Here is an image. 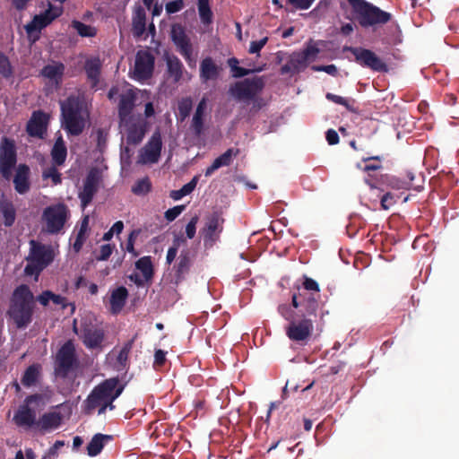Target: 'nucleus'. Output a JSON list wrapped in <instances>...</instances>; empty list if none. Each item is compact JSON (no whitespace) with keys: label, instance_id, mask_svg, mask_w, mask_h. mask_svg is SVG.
Wrapping results in <instances>:
<instances>
[{"label":"nucleus","instance_id":"1","mask_svg":"<svg viewBox=\"0 0 459 459\" xmlns=\"http://www.w3.org/2000/svg\"><path fill=\"white\" fill-rule=\"evenodd\" d=\"M124 385L117 378H109L93 388L83 403L84 411L91 414L98 411V414H104L107 409L113 411V402L122 394Z\"/></svg>","mask_w":459,"mask_h":459},{"label":"nucleus","instance_id":"2","mask_svg":"<svg viewBox=\"0 0 459 459\" xmlns=\"http://www.w3.org/2000/svg\"><path fill=\"white\" fill-rule=\"evenodd\" d=\"M62 124L71 134H80L85 126L88 111L80 93L70 95L65 100L60 101Z\"/></svg>","mask_w":459,"mask_h":459},{"label":"nucleus","instance_id":"3","mask_svg":"<svg viewBox=\"0 0 459 459\" xmlns=\"http://www.w3.org/2000/svg\"><path fill=\"white\" fill-rule=\"evenodd\" d=\"M34 309V296L27 285L14 290L9 315L18 328H25L31 322Z\"/></svg>","mask_w":459,"mask_h":459},{"label":"nucleus","instance_id":"4","mask_svg":"<svg viewBox=\"0 0 459 459\" xmlns=\"http://www.w3.org/2000/svg\"><path fill=\"white\" fill-rule=\"evenodd\" d=\"M317 308V303L315 299L307 301L306 307V313H303L302 318H290L283 313L285 307L281 306L279 311L281 315L290 321L288 326L285 329L286 335L294 342L306 343L312 334L314 325L313 321L308 317L316 314Z\"/></svg>","mask_w":459,"mask_h":459},{"label":"nucleus","instance_id":"5","mask_svg":"<svg viewBox=\"0 0 459 459\" xmlns=\"http://www.w3.org/2000/svg\"><path fill=\"white\" fill-rule=\"evenodd\" d=\"M351 7L353 20L364 28L385 24L391 19V14L366 0H347Z\"/></svg>","mask_w":459,"mask_h":459},{"label":"nucleus","instance_id":"6","mask_svg":"<svg viewBox=\"0 0 459 459\" xmlns=\"http://www.w3.org/2000/svg\"><path fill=\"white\" fill-rule=\"evenodd\" d=\"M139 95L143 96V92L126 82H122L113 86L108 96L110 100L117 101L119 119L123 120L134 117L132 111Z\"/></svg>","mask_w":459,"mask_h":459},{"label":"nucleus","instance_id":"7","mask_svg":"<svg viewBox=\"0 0 459 459\" xmlns=\"http://www.w3.org/2000/svg\"><path fill=\"white\" fill-rule=\"evenodd\" d=\"M56 252L52 246L44 245L35 240L30 241V253L27 256L26 275H34L38 279L39 273L55 258Z\"/></svg>","mask_w":459,"mask_h":459},{"label":"nucleus","instance_id":"8","mask_svg":"<svg viewBox=\"0 0 459 459\" xmlns=\"http://www.w3.org/2000/svg\"><path fill=\"white\" fill-rule=\"evenodd\" d=\"M48 402L44 394L28 396L13 416V421L19 427L30 429L37 427V412L41 411Z\"/></svg>","mask_w":459,"mask_h":459},{"label":"nucleus","instance_id":"9","mask_svg":"<svg viewBox=\"0 0 459 459\" xmlns=\"http://www.w3.org/2000/svg\"><path fill=\"white\" fill-rule=\"evenodd\" d=\"M263 88L264 81L261 77L247 78L231 84L229 93L233 99L247 103L254 100Z\"/></svg>","mask_w":459,"mask_h":459},{"label":"nucleus","instance_id":"10","mask_svg":"<svg viewBox=\"0 0 459 459\" xmlns=\"http://www.w3.org/2000/svg\"><path fill=\"white\" fill-rule=\"evenodd\" d=\"M320 52L316 42H309L304 50L293 53L288 63L282 66L283 73H299L315 61Z\"/></svg>","mask_w":459,"mask_h":459},{"label":"nucleus","instance_id":"11","mask_svg":"<svg viewBox=\"0 0 459 459\" xmlns=\"http://www.w3.org/2000/svg\"><path fill=\"white\" fill-rule=\"evenodd\" d=\"M68 218V209L65 204H58L47 207L42 213L44 230L51 234L59 233Z\"/></svg>","mask_w":459,"mask_h":459},{"label":"nucleus","instance_id":"12","mask_svg":"<svg viewBox=\"0 0 459 459\" xmlns=\"http://www.w3.org/2000/svg\"><path fill=\"white\" fill-rule=\"evenodd\" d=\"M119 127L121 134L126 137V142L129 144L141 143L146 132L145 122L139 116L120 120Z\"/></svg>","mask_w":459,"mask_h":459},{"label":"nucleus","instance_id":"13","mask_svg":"<svg viewBox=\"0 0 459 459\" xmlns=\"http://www.w3.org/2000/svg\"><path fill=\"white\" fill-rule=\"evenodd\" d=\"M16 164V151L14 144L4 138L0 144V174L6 180L12 177V169Z\"/></svg>","mask_w":459,"mask_h":459},{"label":"nucleus","instance_id":"14","mask_svg":"<svg viewBox=\"0 0 459 459\" xmlns=\"http://www.w3.org/2000/svg\"><path fill=\"white\" fill-rule=\"evenodd\" d=\"M162 148L161 135L159 131L152 134L148 143L140 150L138 163L152 164L158 162Z\"/></svg>","mask_w":459,"mask_h":459},{"label":"nucleus","instance_id":"15","mask_svg":"<svg viewBox=\"0 0 459 459\" xmlns=\"http://www.w3.org/2000/svg\"><path fill=\"white\" fill-rule=\"evenodd\" d=\"M171 36L179 53L184 56L190 67H195L196 56L193 53L192 44L180 26H173Z\"/></svg>","mask_w":459,"mask_h":459},{"label":"nucleus","instance_id":"16","mask_svg":"<svg viewBox=\"0 0 459 459\" xmlns=\"http://www.w3.org/2000/svg\"><path fill=\"white\" fill-rule=\"evenodd\" d=\"M154 67V58L147 51H139L135 56L133 77L137 81H143L151 77Z\"/></svg>","mask_w":459,"mask_h":459},{"label":"nucleus","instance_id":"17","mask_svg":"<svg viewBox=\"0 0 459 459\" xmlns=\"http://www.w3.org/2000/svg\"><path fill=\"white\" fill-rule=\"evenodd\" d=\"M348 50L354 56L356 61L360 65L369 67L375 71H382L385 64L372 51L361 48H349Z\"/></svg>","mask_w":459,"mask_h":459},{"label":"nucleus","instance_id":"18","mask_svg":"<svg viewBox=\"0 0 459 459\" xmlns=\"http://www.w3.org/2000/svg\"><path fill=\"white\" fill-rule=\"evenodd\" d=\"M61 9L57 6L49 5V7L42 13L36 15L33 20L25 26L26 31L30 34L39 30L61 15Z\"/></svg>","mask_w":459,"mask_h":459},{"label":"nucleus","instance_id":"19","mask_svg":"<svg viewBox=\"0 0 459 459\" xmlns=\"http://www.w3.org/2000/svg\"><path fill=\"white\" fill-rule=\"evenodd\" d=\"M223 219L218 214H212L208 218L205 227L202 230L205 245H213L222 231Z\"/></svg>","mask_w":459,"mask_h":459},{"label":"nucleus","instance_id":"20","mask_svg":"<svg viewBox=\"0 0 459 459\" xmlns=\"http://www.w3.org/2000/svg\"><path fill=\"white\" fill-rule=\"evenodd\" d=\"M165 60L168 80H170L173 83H178L184 79L185 75L187 76L183 64L177 56L167 55Z\"/></svg>","mask_w":459,"mask_h":459},{"label":"nucleus","instance_id":"21","mask_svg":"<svg viewBox=\"0 0 459 459\" xmlns=\"http://www.w3.org/2000/svg\"><path fill=\"white\" fill-rule=\"evenodd\" d=\"M222 68L212 57H205L200 63V79L204 82L215 81L220 77Z\"/></svg>","mask_w":459,"mask_h":459},{"label":"nucleus","instance_id":"22","mask_svg":"<svg viewBox=\"0 0 459 459\" xmlns=\"http://www.w3.org/2000/svg\"><path fill=\"white\" fill-rule=\"evenodd\" d=\"M132 31L135 38L146 39L148 33L146 32V13L142 6H137L134 9L132 18Z\"/></svg>","mask_w":459,"mask_h":459},{"label":"nucleus","instance_id":"23","mask_svg":"<svg viewBox=\"0 0 459 459\" xmlns=\"http://www.w3.org/2000/svg\"><path fill=\"white\" fill-rule=\"evenodd\" d=\"M104 338L103 331L93 325H85L82 330L83 343L91 349L100 348Z\"/></svg>","mask_w":459,"mask_h":459},{"label":"nucleus","instance_id":"24","mask_svg":"<svg viewBox=\"0 0 459 459\" xmlns=\"http://www.w3.org/2000/svg\"><path fill=\"white\" fill-rule=\"evenodd\" d=\"M48 117L42 112H34L27 125L30 135L42 137L47 129Z\"/></svg>","mask_w":459,"mask_h":459},{"label":"nucleus","instance_id":"25","mask_svg":"<svg viewBox=\"0 0 459 459\" xmlns=\"http://www.w3.org/2000/svg\"><path fill=\"white\" fill-rule=\"evenodd\" d=\"M98 187V177L94 172L89 173L87 176L82 191L80 192L79 197L82 201V207L89 204L95 195Z\"/></svg>","mask_w":459,"mask_h":459},{"label":"nucleus","instance_id":"26","mask_svg":"<svg viewBox=\"0 0 459 459\" xmlns=\"http://www.w3.org/2000/svg\"><path fill=\"white\" fill-rule=\"evenodd\" d=\"M58 367L67 371L74 361V346L71 342H65L57 353Z\"/></svg>","mask_w":459,"mask_h":459},{"label":"nucleus","instance_id":"27","mask_svg":"<svg viewBox=\"0 0 459 459\" xmlns=\"http://www.w3.org/2000/svg\"><path fill=\"white\" fill-rule=\"evenodd\" d=\"M30 169L24 164H21L16 169L13 178L14 188L19 194H25L30 189L29 182Z\"/></svg>","mask_w":459,"mask_h":459},{"label":"nucleus","instance_id":"28","mask_svg":"<svg viewBox=\"0 0 459 459\" xmlns=\"http://www.w3.org/2000/svg\"><path fill=\"white\" fill-rule=\"evenodd\" d=\"M62 420L59 412L50 411L43 414L37 422V428L44 432L57 429Z\"/></svg>","mask_w":459,"mask_h":459},{"label":"nucleus","instance_id":"29","mask_svg":"<svg viewBox=\"0 0 459 459\" xmlns=\"http://www.w3.org/2000/svg\"><path fill=\"white\" fill-rule=\"evenodd\" d=\"M207 108V102L205 99H203L197 105L195 112L192 118L190 129L194 132L196 136H200L204 131V122L205 111Z\"/></svg>","mask_w":459,"mask_h":459},{"label":"nucleus","instance_id":"30","mask_svg":"<svg viewBox=\"0 0 459 459\" xmlns=\"http://www.w3.org/2000/svg\"><path fill=\"white\" fill-rule=\"evenodd\" d=\"M128 296L126 288L121 286L113 290L110 293L109 304L110 311L113 314H117L125 306L126 300Z\"/></svg>","mask_w":459,"mask_h":459},{"label":"nucleus","instance_id":"31","mask_svg":"<svg viewBox=\"0 0 459 459\" xmlns=\"http://www.w3.org/2000/svg\"><path fill=\"white\" fill-rule=\"evenodd\" d=\"M101 65V60L97 56H90L85 61L84 69L93 85H96L99 82Z\"/></svg>","mask_w":459,"mask_h":459},{"label":"nucleus","instance_id":"32","mask_svg":"<svg viewBox=\"0 0 459 459\" xmlns=\"http://www.w3.org/2000/svg\"><path fill=\"white\" fill-rule=\"evenodd\" d=\"M238 152H234L233 149H229L220 157L214 160L212 164L205 169V177L212 176L214 171L219 169L221 167L228 166L231 163L233 156H236Z\"/></svg>","mask_w":459,"mask_h":459},{"label":"nucleus","instance_id":"33","mask_svg":"<svg viewBox=\"0 0 459 459\" xmlns=\"http://www.w3.org/2000/svg\"><path fill=\"white\" fill-rule=\"evenodd\" d=\"M65 66L61 63L53 62L46 65L42 70L44 77L48 78L55 84H58L64 74Z\"/></svg>","mask_w":459,"mask_h":459},{"label":"nucleus","instance_id":"34","mask_svg":"<svg viewBox=\"0 0 459 459\" xmlns=\"http://www.w3.org/2000/svg\"><path fill=\"white\" fill-rule=\"evenodd\" d=\"M111 439V436L103 435V434H96L91 440V442L87 446V452L90 456H95L99 455L104 444Z\"/></svg>","mask_w":459,"mask_h":459},{"label":"nucleus","instance_id":"35","mask_svg":"<svg viewBox=\"0 0 459 459\" xmlns=\"http://www.w3.org/2000/svg\"><path fill=\"white\" fill-rule=\"evenodd\" d=\"M66 147L62 137L57 138L51 152V156L56 165H62L66 158Z\"/></svg>","mask_w":459,"mask_h":459},{"label":"nucleus","instance_id":"36","mask_svg":"<svg viewBox=\"0 0 459 459\" xmlns=\"http://www.w3.org/2000/svg\"><path fill=\"white\" fill-rule=\"evenodd\" d=\"M199 177V175L195 176L189 183L183 186L180 189L171 191L170 197L177 201L192 193L198 183Z\"/></svg>","mask_w":459,"mask_h":459},{"label":"nucleus","instance_id":"37","mask_svg":"<svg viewBox=\"0 0 459 459\" xmlns=\"http://www.w3.org/2000/svg\"><path fill=\"white\" fill-rule=\"evenodd\" d=\"M135 267L139 270L143 277V280L148 281L152 277L153 269L150 256H143L135 263Z\"/></svg>","mask_w":459,"mask_h":459},{"label":"nucleus","instance_id":"38","mask_svg":"<svg viewBox=\"0 0 459 459\" xmlns=\"http://www.w3.org/2000/svg\"><path fill=\"white\" fill-rule=\"evenodd\" d=\"M0 212L4 219V225L7 227L12 226L15 221V209L13 204L2 201L0 203Z\"/></svg>","mask_w":459,"mask_h":459},{"label":"nucleus","instance_id":"39","mask_svg":"<svg viewBox=\"0 0 459 459\" xmlns=\"http://www.w3.org/2000/svg\"><path fill=\"white\" fill-rule=\"evenodd\" d=\"M39 376V367L38 365L30 366L22 378V384L25 386H31L36 384Z\"/></svg>","mask_w":459,"mask_h":459},{"label":"nucleus","instance_id":"40","mask_svg":"<svg viewBox=\"0 0 459 459\" xmlns=\"http://www.w3.org/2000/svg\"><path fill=\"white\" fill-rule=\"evenodd\" d=\"M198 13L202 22L211 23L212 12L209 5V0H198Z\"/></svg>","mask_w":459,"mask_h":459},{"label":"nucleus","instance_id":"41","mask_svg":"<svg viewBox=\"0 0 459 459\" xmlns=\"http://www.w3.org/2000/svg\"><path fill=\"white\" fill-rule=\"evenodd\" d=\"M228 64H229L230 67L231 68V70L234 72V74H233L234 77H243V76L247 75V74H249L251 73L262 71V68L246 69V68H243V67H239L238 65V60L237 58H235V57L230 58L228 60Z\"/></svg>","mask_w":459,"mask_h":459},{"label":"nucleus","instance_id":"42","mask_svg":"<svg viewBox=\"0 0 459 459\" xmlns=\"http://www.w3.org/2000/svg\"><path fill=\"white\" fill-rule=\"evenodd\" d=\"M72 27L76 30V32L82 37H94L97 33V30L94 27L84 24L79 21H73Z\"/></svg>","mask_w":459,"mask_h":459},{"label":"nucleus","instance_id":"43","mask_svg":"<svg viewBox=\"0 0 459 459\" xmlns=\"http://www.w3.org/2000/svg\"><path fill=\"white\" fill-rule=\"evenodd\" d=\"M133 346V340L128 341L124 344V346L119 351L117 356V368H124L126 366V363L128 359V354L132 349Z\"/></svg>","mask_w":459,"mask_h":459},{"label":"nucleus","instance_id":"44","mask_svg":"<svg viewBox=\"0 0 459 459\" xmlns=\"http://www.w3.org/2000/svg\"><path fill=\"white\" fill-rule=\"evenodd\" d=\"M42 178L44 180L51 179L53 185L61 183V174L57 171L55 166H50L43 170Z\"/></svg>","mask_w":459,"mask_h":459},{"label":"nucleus","instance_id":"45","mask_svg":"<svg viewBox=\"0 0 459 459\" xmlns=\"http://www.w3.org/2000/svg\"><path fill=\"white\" fill-rule=\"evenodd\" d=\"M151 189V183L148 178H143L138 180L133 186L132 191L135 195H144Z\"/></svg>","mask_w":459,"mask_h":459},{"label":"nucleus","instance_id":"46","mask_svg":"<svg viewBox=\"0 0 459 459\" xmlns=\"http://www.w3.org/2000/svg\"><path fill=\"white\" fill-rule=\"evenodd\" d=\"M192 108V100L190 98L182 99L178 103V111L182 119H185Z\"/></svg>","mask_w":459,"mask_h":459},{"label":"nucleus","instance_id":"47","mask_svg":"<svg viewBox=\"0 0 459 459\" xmlns=\"http://www.w3.org/2000/svg\"><path fill=\"white\" fill-rule=\"evenodd\" d=\"M12 74V67L8 58L0 52V75L9 77Z\"/></svg>","mask_w":459,"mask_h":459},{"label":"nucleus","instance_id":"48","mask_svg":"<svg viewBox=\"0 0 459 459\" xmlns=\"http://www.w3.org/2000/svg\"><path fill=\"white\" fill-rule=\"evenodd\" d=\"M429 237L428 235H421L415 238L412 247L414 249H422L424 252L429 250Z\"/></svg>","mask_w":459,"mask_h":459},{"label":"nucleus","instance_id":"49","mask_svg":"<svg viewBox=\"0 0 459 459\" xmlns=\"http://www.w3.org/2000/svg\"><path fill=\"white\" fill-rule=\"evenodd\" d=\"M114 246L110 244L102 245L100 248L99 254L96 255V259L100 261L107 260L112 254Z\"/></svg>","mask_w":459,"mask_h":459},{"label":"nucleus","instance_id":"50","mask_svg":"<svg viewBox=\"0 0 459 459\" xmlns=\"http://www.w3.org/2000/svg\"><path fill=\"white\" fill-rule=\"evenodd\" d=\"M268 38L264 37L259 40H254L250 43L248 52L250 54H259L260 50L264 47L267 43Z\"/></svg>","mask_w":459,"mask_h":459},{"label":"nucleus","instance_id":"51","mask_svg":"<svg viewBox=\"0 0 459 459\" xmlns=\"http://www.w3.org/2000/svg\"><path fill=\"white\" fill-rule=\"evenodd\" d=\"M184 209H185L184 205H178V206H175V207H173L171 209H169L165 212V218L169 221H172L184 211Z\"/></svg>","mask_w":459,"mask_h":459},{"label":"nucleus","instance_id":"52","mask_svg":"<svg viewBox=\"0 0 459 459\" xmlns=\"http://www.w3.org/2000/svg\"><path fill=\"white\" fill-rule=\"evenodd\" d=\"M395 202V196L392 193H386L381 197V206L384 210H388Z\"/></svg>","mask_w":459,"mask_h":459},{"label":"nucleus","instance_id":"53","mask_svg":"<svg viewBox=\"0 0 459 459\" xmlns=\"http://www.w3.org/2000/svg\"><path fill=\"white\" fill-rule=\"evenodd\" d=\"M198 222V217L194 216L186 227V234L188 238H193L196 232V224Z\"/></svg>","mask_w":459,"mask_h":459},{"label":"nucleus","instance_id":"54","mask_svg":"<svg viewBox=\"0 0 459 459\" xmlns=\"http://www.w3.org/2000/svg\"><path fill=\"white\" fill-rule=\"evenodd\" d=\"M184 6L183 0H176L166 4V11L169 13H174L180 11Z\"/></svg>","mask_w":459,"mask_h":459},{"label":"nucleus","instance_id":"55","mask_svg":"<svg viewBox=\"0 0 459 459\" xmlns=\"http://www.w3.org/2000/svg\"><path fill=\"white\" fill-rule=\"evenodd\" d=\"M314 71L318 72H325L328 74L331 75H336L337 74V67L334 65H314L312 67Z\"/></svg>","mask_w":459,"mask_h":459},{"label":"nucleus","instance_id":"56","mask_svg":"<svg viewBox=\"0 0 459 459\" xmlns=\"http://www.w3.org/2000/svg\"><path fill=\"white\" fill-rule=\"evenodd\" d=\"M315 0H290V3L300 10L308 9Z\"/></svg>","mask_w":459,"mask_h":459},{"label":"nucleus","instance_id":"57","mask_svg":"<svg viewBox=\"0 0 459 459\" xmlns=\"http://www.w3.org/2000/svg\"><path fill=\"white\" fill-rule=\"evenodd\" d=\"M326 99L336 103V104L343 105L349 109L351 108L349 106L348 100L341 96H338V95H335L333 93H327Z\"/></svg>","mask_w":459,"mask_h":459},{"label":"nucleus","instance_id":"58","mask_svg":"<svg viewBox=\"0 0 459 459\" xmlns=\"http://www.w3.org/2000/svg\"><path fill=\"white\" fill-rule=\"evenodd\" d=\"M189 264H190L189 258L186 255H184V256L181 255L179 257V263H178V273H184L185 272H186L189 267Z\"/></svg>","mask_w":459,"mask_h":459},{"label":"nucleus","instance_id":"59","mask_svg":"<svg viewBox=\"0 0 459 459\" xmlns=\"http://www.w3.org/2000/svg\"><path fill=\"white\" fill-rule=\"evenodd\" d=\"M135 235H136L135 231L131 232V234L128 237V241H127V245H126V250L129 253L133 254L134 256L137 255V253L135 252L134 247Z\"/></svg>","mask_w":459,"mask_h":459},{"label":"nucleus","instance_id":"60","mask_svg":"<svg viewBox=\"0 0 459 459\" xmlns=\"http://www.w3.org/2000/svg\"><path fill=\"white\" fill-rule=\"evenodd\" d=\"M326 140H327L328 143L331 145L338 143L339 136H338V134L336 133V131H334L333 129H329L326 132Z\"/></svg>","mask_w":459,"mask_h":459},{"label":"nucleus","instance_id":"61","mask_svg":"<svg viewBox=\"0 0 459 459\" xmlns=\"http://www.w3.org/2000/svg\"><path fill=\"white\" fill-rule=\"evenodd\" d=\"M432 77H434L441 84H445L446 83V71H444L442 73L439 69H435L434 70L432 68Z\"/></svg>","mask_w":459,"mask_h":459},{"label":"nucleus","instance_id":"62","mask_svg":"<svg viewBox=\"0 0 459 459\" xmlns=\"http://www.w3.org/2000/svg\"><path fill=\"white\" fill-rule=\"evenodd\" d=\"M305 289L308 290L319 291V286L316 281L310 278H306L304 281Z\"/></svg>","mask_w":459,"mask_h":459},{"label":"nucleus","instance_id":"63","mask_svg":"<svg viewBox=\"0 0 459 459\" xmlns=\"http://www.w3.org/2000/svg\"><path fill=\"white\" fill-rule=\"evenodd\" d=\"M52 297V292L49 290L44 291L41 295L38 297V301L43 305L47 306L48 302L50 301V299Z\"/></svg>","mask_w":459,"mask_h":459},{"label":"nucleus","instance_id":"64","mask_svg":"<svg viewBox=\"0 0 459 459\" xmlns=\"http://www.w3.org/2000/svg\"><path fill=\"white\" fill-rule=\"evenodd\" d=\"M166 359V353L162 350H157L154 355V363L162 365Z\"/></svg>","mask_w":459,"mask_h":459}]
</instances>
